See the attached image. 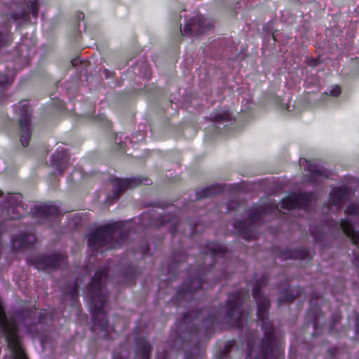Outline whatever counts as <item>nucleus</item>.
Wrapping results in <instances>:
<instances>
[{"label":"nucleus","instance_id":"nucleus-1","mask_svg":"<svg viewBox=\"0 0 359 359\" xmlns=\"http://www.w3.org/2000/svg\"><path fill=\"white\" fill-rule=\"evenodd\" d=\"M107 274L105 268L100 269L95 272L91 279L88 294L94 327H97L103 332H106L108 327V320L104 310L107 300L104 290Z\"/></svg>","mask_w":359,"mask_h":359},{"label":"nucleus","instance_id":"nucleus-2","mask_svg":"<svg viewBox=\"0 0 359 359\" xmlns=\"http://www.w3.org/2000/svg\"><path fill=\"white\" fill-rule=\"evenodd\" d=\"M266 283V279L262 278L255 285L253 289V297L257 306V320L264 332L261 351L256 355V359H269V355L273 358L271 343L273 339V330L269 320L268 312L270 302L268 297L263 296L261 293V290Z\"/></svg>","mask_w":359,"mask_h":359},{"label":"nucleus","instance_id":"nucleus-3","mask_svg":"<svg viewBox=\"0 0 359 359\" xmlns=\"http://www.w3.org/2000/svg\"><path fill=\"white\" fill-rule=\"evenodd\" d=\"M243 297L241 293L229 295L226 306L222 308L217 313H208L206 318L205 315L208 313L206 310H203L195 316L197 319H202V325L205 329H209L214 326L216 321L225 318L227 323L231 325L239 328L243 326V313L241 304Z\"/></svg>","mask_w":359,"mask_h":359},{"label":"nucleus","instance_id":"nucleus-4","mask_svg":"<svg viewBox=\"0 0 359 359\" xmlns=\"http://www.w3.org/2000/svg\"><path fill=\"white\" fill-rule=\"evenodd\" d=\"M118 236L122 242L126 238V235L121 230L120 222H114L106 224L88 236V243L93 250H97L100 247L107 246L108 248H118L121 243L115 241V237Z\"/></svg>","mask_w":359,"mask_h":359},{"label":"nucleus","instance_id":"nucleus-5","mask_svg":"<svg viewBox=\"0 0 359 359\" xmlns=\"http://www.w3.org/2000/svg\"><path fill=\"white\" fill-rule=\"evenodd\" d=\"M346 218L341 219L340 227L343 232L348 237L351 241L359 245V231H355L353 229V219L359 220V203H351L345 210Z\"/></svg>","mask_w":359,"mask_h":359},{"label":"nucleus","instance_id":"nucleus-6","mask_svg":"<svg viewBox=\"0 0 359 359\" xmlns=\"http://www.w3.org/2000/svg\"><path fill=\"white\" fill-rule=\"evenodd\" d=\"M22 196L20 194L8 193L6 196V203L4 205V215L11 219L20 218L25 213V208L22 203Z\"/></svg>","mask_w":359,"mask_h":359},{"label":"nucleus","instance_id":"nucleus-7","mask_svg":"<svg viewBox=\"0 0 359 359\" xmlns=\"http://www.w3.org/2000/svg\"><path fill=\"white\" fill-rule=\"evenodd\" d=\"M25 104L20 103L19 124L20 126V140L23 147H27L32 135L30 126L31 113Z\"/></svg>","mask_w":359,"mask_h":359},{"label":"nucleus","instance_id":"nucleus-8","mask_svg":"<svg viewBox=\"0 0 359 359\" xmlns=\"http://www.w3.org/2000/svg\"><path fill=\"white\" fill-rule=\"evenodd\" d=\"M66 264V257L60 254H53L48 257H41L34 262L36 269L39 271H45L48 273L57 267H61Z\"/></svg>","mask_w":359,"mask_h":359},{"label":"nucleus","instance_id":"nucleus-9","mask_svg":"<svg viewBox=\"0 0 359 359\" xmlns=\"http://www.w3.org/2000/svg\"><path fill=\"white\" fill-rule=\"evenodd\" d=\"M309 196L304 194L295 193L285 197L280 203V208L285 210L292 208L304 209L309 205Z\"/></svg>","mask_w":359,"mask_h":359},{"label":"nucleus","instance_id":"nucleus-10","mask_svg":"<svg viewBox=\"0 0 359 359\" xmlns=\"http://www.w3.org/2000/svg\"><path fill=\"white\" fill-rule=\"evenodd\" d=\"M306 163V166L304 170L307 172L306 175H309V180L313 183H319L323 182V179L327 178V174L324 169L320 168L318 165H313L309 163L306 159H300L299 163L302 166L303 163Z\"/></svg>","mask_w":359,"mask_h":359},{"label":"nucleus","instance_id":"nucleus-11","mask_svg":"<svg viewBox=\"0 0 359 359\" xmlns=\"http://www.w3.org/2000/svg\"><path fill=\"white\" fill-rule=\"evenodd\" d=\"M150 180L144 179V180L137 179H115L114 180V197H118L121 191L126 188H133L140 184H149Z\"/></svg>","mask_w":359,"mask_h":359},{"label":"nucleus","instance_id":"nucleus-12","mask_svg":"<svg viewBox=\"0 0 359 359\" xmlns=\"http://www.w3.org/2000/svg\"><path fill=\"white\" fill-rule=\"evenodd\" d=\"M34 210L37 216L42 217L55 216L60 213L58 207L53 203L36 204Z\"/></svg>","mask_w":359,"mask_h":359},{"label":"nucleus","instance_id":"nucleus-13","mask_svg":"<svg viewBox=\"0 0 359 359\" xmlns=\"http://www.w3.org/2000/svg\"><path fill=\"white\" fill-rule=\"evenodd\" d=\"M35 236L32 233H23L12 239V246L15 250L31 247L35 242Z\"/></svg>","mask_w":359,"mask_h":359},{"label":"nucleus","instance_id":"nucleus-14","mask_svg":"<svg viewBox=\"0 0 359 359\" xmlns=\"http://www.w3.org/2000/svg\"><path fill=\"white\" fill-rule=\"evenodd\" d=\"M67 161V154L66 151L62 148L57 149V151L53 154L51 157V165L60 172H62L67 167L66 163Z\"/></svg>","mask_w":359,"mask_h":359},{"label":"nucleus","instance_id":"nucleus-15","mask_svg":"<svg viewBox=\"0 0 359 359\" xmlns=\"http://www.w3.org/2000/svg\"><path fill=\"white\" fill-rule=\"evenodd\" d=\"M182 34H191L193 36H197L204 32L201 25V17L194 18L189 23L186 24L183 30H180Z\"/></svg>","mask_w":359,"mask_h":359},{"label":"nucleus","instance_id":"nucleus-16","mask_svg":"<svg viewBox=\"0 0 359 359\" xmlns=\"http://www.w3.org/2000/svg\"><path fill=\"white\" fill-rule=\"evenodd\" d=\"M347 194L348 190L346 188L333 189L330 194L329 205L336 206L337 209L340 208Z\"/></svg>","mask_w":359,"mask_h":359},{"label":"nucleus","instance_id":"nucleus-17","mask_svg":"<svg viewBox=\"0 0 359 359\" xmlns=\"http://www.w3.org/2000/svg\"><path fill=\"white\" fill-rule=\"evenodd\" d=\"M274 209H278V205H276L274 208L273 205L271 207H268V205L260 206L258 208H256L253 212L249 215V217L248 221L245 222V223L248 222L250 224L255 223L258 220H259L264 215L269 212H273Z\"/></svg>","mask_w":359,"mask_h":359},{"label":"nucleus","instance_id":"nucleus-18","mask_svg":"<svg viewBox=\"0 0 359 359\" xmlns=\"http://www.w3.org/2000/svg\"><path fill=\"white\" fill-rule=\"evenodd\" d=\"M226 248L219 243H210L208 245V252L205 254H210L212 259L222 257L226 253Z\"/></svg>","mask_w":359,"mask_h":359},{"label":"nucleus","instance_id":"nucleus-19","mask_svg":"<svg viewBox=\"0 0 359 359\" xmlns=\"http://www.w3.org/2000/svg\"><path fill=\"white\" fill-rule=\"evenodd\" d=\"M152 350L151 345L146 340H143L138 344L137 355L140 359H150V353Z\"/></svg>","mask_w":359,"mask_h":359},{"label":"nucleus","instance_id":"nucleus-20","mask_svg":"<svg viewBox=\"0 0 359 359\" xmlns=\"http://www.w3.org/2000/svg\"><path fill=\"white\" fill-rule=\"evenodd\" d=\"M202 287V279L201 278H197L191 281L190 283H188L185 285L184 289L183 290V293L181 292H178L179 297H182L183 295L186 294H191L194 291L197 290L200 287Z\"/></svg>","mask_w":359,"mask_h":359},{"label":"nucleus","instance_id":"nucleus-21","mask_svg":"<svg viewBox=\"0 0 359 359\" xmlns=\"http://www.w3.org/2000/svg\"><path fill=\"white\" fill-rule=\"evenodd\" d=\"M298 295L299 292L296 290L287 289L281 293L278 300L290 302L293 301Z\"/></svg>","mask_w":359,"mask_h":359},{"label":"nucleus","instance_id":"nucleus-22","mask_svg":"<svg viewBox=\"0 0 359 359\" xmlns=\"http://www.w3.org/2000/svg\"><path fill=\"white\" fill-rule=\"evenodd\" d=\"M213 119L215 122L219 123L222 121H226L229 123H232V120L231 118V114L228 111H219L217 113L214 117Z\"/></svg>","mask_w":359,"mask_h":359},{"label":"nucleus","instance_id":"nucleus-23","mask_svg":"<svg viewBox=\"0 0 359 359\" xmlns=\"http://www.w3.org/2000/svg\"><path fill=\"white\" fill-rule=\"evenodd\" d=\"M221 187L219 186H214L211 187H208L203 191V194L201 196L202 197H208L216 194L217 193L221 191Z\"/></svg>","mask_w":359,"mask_h":359},{"label":"nucleus","instance_id":"nucleus-24","mask_svg":"<svg viewBox=\"0 0 359 359\" xmlns=\"http://www.w3.org/2000/svg\"><path fill=\"white\" fill-rule=\"evenodd\" d=\"M235 341L233 340L229 341L225 343L224 348H223V355L221 356L220 359H226V356L229 354L231 352V348L234 346Z\"/></svg>","mask_w":359,"mask_h":359},{"label":"nucleus","instance_id":"nucleus-25","mask_svg":"<svg viewBox=\"0 0 359 359\" xmlns=\"http://www.w3.org/2000/svg\"><path fill=\"white\" fill-rule=\"evenodd\" d=\"M341 88L338 85H334L327 88L326 93L332 97H338L341 94Z\"/></svg>","mask_w":359,"mask_h":359},{"label":"nucleus","instance_id":"nucleus-26","mask_svg":"<svg viewBox=\"0 0 359 359\" xmlns=\"http://www.w3.org/2000/svg\"><path fill=\"white\" fill-rule=\"evenodd\" d=\"M27 6L29 8V11L32 15L36 18L38 15V4L36 0L29 1L27 2Z\"/></svg>","mask_w":359,"mask_h":359},{"label":"nucleus","instance_id":"nucleus-27","mask_svg":"<svg viewBox=\"0 0 359 359\" xmlns=\"http://www.w3.org/2000/svg\"><path fill=\"white\" fill-rule=\"evenodd\" d=\"M11 41V36L8 32L0 33V48L4 46H7Z\"/></svg>","mask_w":359,"mask_h":359},{"label":"nucleus","instance_id":"nucleus-28","mask_svg":"<svg viewBox=\"0 0 359 359\" xmlns=\"http://www.w3.org/2000/svg\"><path fill=\"white\" fill-rule=\"evenodd\" d=\"M11 83V81L4 74H0V91Z\"/></svg>","mask_w":359,"mask_h":359},{"label":"nucleus","instance_id":"nucleus-29","mask_svg":"<svg viewBox=\"0 0 359 359\" xmlns=\"http://www.w3.org/2000/svg\"><path fill=\"white\" fill-rule=\"evenodd\" d=\"M298 257H299L301 259H304V258H305V252H302V253L299 255V256H298V255H297V253H296V252H293V253H292V254H291V255H290V257H291V258H294V259L297 258Z\"/></svg>","mask_w":359,"mask_h":359},{"label":"nucleus","instance_id":"nucleus-30","mask_svg":"<svg viewBox=\"0 0 359 359\" xmlns=\"http://www.w3.org/2000/svg\"><path fill=\"white\" fill-rule=\"evenodd\" d=\"M156 359H167V354L165 353H158Z\"/></svg>","mask_w":359,"mask_h":359},{"label":"nucleus","instance_id":"nucleus-31","mask_svg":"<svg viewBox=\"0 0 359 359\" xmlns=\"http://www.w3.org/2000/svg\"><path fill=\"white\" fill-rule=\"evenodd\" d=\"M24 15L25 14L23 12H21L20 16H18V15L16 13H13L11 15V18H13L15 20H17L18 19H19L20 18H23Z\"/></svg>","mask_w":359,"mask_h":359},{"label":"nucleus","instance_id":"nucleus-32","mask_svg":"<svg viewBox=\"0 0 359 359\" xmlns=\"http://www.w3.org/2000/svg\"><path fill=\"white\" fill-rule=\"evenodd\" d=\"M248 229H250V228L247 226L245 224H242V226L239 229V231H245Z\"/></svg>","mask_w":359,"mask_h":359},{"label":"nucleus","instance_id":"nucleus-33","mask_svg":"<svg viewBox=\"0 0 359 359\" xmlns=\"http://www.w3.org/2000/svg\"><path fill=\"white\" fill-rule=\"evenodd\" d=\"M353 264H354L356 266L359 267V255H358V256H357V257H355V261H353Z\"/></svg>","mask_w":359,"mask_h":359},{"label":"nucleus","instance_id":"nucleus-34","mask_svg":"<svg viewBox=\"0 0 359 359\" xmlns=\"http://www.w3.org/2000/svg\"><path fill=\"white\" fill-rule=\"evenodd\" d=\"M112 359H124L122 355H114Z\"/></svg>","mask_w":359,"mask_h":359},{"label":"nucleus","instance_id":"nucleus-35","mask_svg":"<svg viewBox=\"0 0 359 359\" xmlns=\"http://www.w3.org/2000/svg\"><path fill=\"white\" fill-rule=\"evenodd\" d=\"M252 355H253V350H250L249 355L247 357L246 359H251V357L252 356Z\"/></svg>","mask_w":359,"mask_h":359},{"label":"nucleus","instance_id":"nucleus-36","mask_svg":"<svg viewBox=\"0 0 359 359\" xmlns=\"http://www.w3.org/2000/svg\"><path fill=\"white\" fill-rule=\"evenodd\" d=\"M192 316V313L189 314V316H187V314L184 315V321H187V318H191Z\"/></svg>","mask_w":359,"mask_h":359},{"label":"nucleus","instance_id":"nucleus-37","mask_svg":"<svg viewBox=\"0 0 359 359\" xmlns=\"http://www.w3.org/2000/svg\"><path fill=\"white\" fill-rule=\"evenodd\" d=\"M356 330H357V332L359 334V321L358 320L356 323Z\"/></svg>","mask_w":359,"mask_h":359},{"label":"nucleus","instance_id":"nucleus-38","mask_svg":"<svg viewBox=\"0 0 359 359\" xmlns=\"http://www.w3.org/2000/svg\"><path fill=\"white\" fill-rule=\"evenodd\" d=\"M293 252H290V255H291V254H292ZM287 257H290V256L289 257H285V258H287ZM283 259H285V257H283Z\"/></svg>","mask_w":359,"mask_h":359},{"label":"nucleus","instance_id":"nucleus-39","mask_svg":"<svg viewBox=\"0 0 359 359\" xmlns=\"http://www.w3.org/2000/svg\"><path fill=\"white\" fill-rule=\"evenodd\" d=\"M147 250V247L144 248V251L146 252Z\"/></svg>","mask_w":359,"mask_h":359},{"label":"nucleus","instance_id":"nucleus-40","mask_svg":"<svg viewBox=\"0 0 359 359\" xmlns=\"http://www.w3.org/2000/svg\"><path fill=\"white\" fill-rule=\"evenodd\" d=\"M248 297H249L248 294H245V298H248Z\"/></svg>","mask_w":359,"mask_h":359}]
</instances>
